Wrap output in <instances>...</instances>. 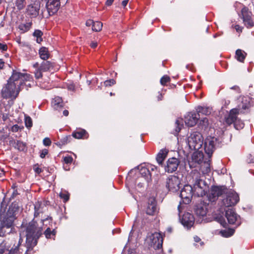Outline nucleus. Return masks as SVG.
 <instances>
[{"mask_svg": "<svg viewBox=\"0 0 254 254\" xmlns=\"http://www.w3.org/2000/svg\"><path fill=\"white\" fill-rule=\"evenodd\" d=\"M21 229L25 231L26 233V253L31 251L37 243V240L42 234V228L39 226L37 223L34 220L30 222L28 224L24 225L23 222Z\"/></svg>", "mask_w": 254, "mask_h": 254, "instance_id": "f257e3e1", "label": "nucleus"}, {"mask_svg": "<svg viewBox=\"0 0 254 254\" xmlns=\"http://www.w3.org/2000/svg\"><path fill=\"white\" fill-rule=\"evenodd\" d=\"M205 177L197 170L191 172L189 177V182L193 190V195L202 197L209 190V186L205 181Z\"/></svg>", "mask_w": 254, "mask_h": 254, "instance_id": "f03ea898", "label": "nucleus"}, {"mask_svg": "<svg viewBox=\"0 0 254 254\" xmlns=\"http://www.w3.org/2000/svg\"><path fill=\"white\" fill-rule=\"evenodd\" d=\"M20 207L17 203L14 202L9 206L7 211L0 216L1 229L4 228H11L13 226V222L16 219V215L19 212ZM3 235L2 232H0V236Z\"/></svg>", "mask_w": 254, "mask_h": 254, "instance_id": "7ed1b4c3", "label": "nucleus"}, {"mask_svg": "<svg viewBox=\"0 0 254 254\" xmlns=\"http://www.w3.org/2000/svg\"><path fill=\"white\" fill-rule=\"evenodd\" d=\"M22 89L14 83L7 81L1 90L0 94L3 99H15Z\"/></svg>", "mask_w": 254, "mask_h": 254, "instance_id": "20e7f679", "label": "nucleus"}, {"mask_svg": "<svg viewBox=\"0 0 254 254\" xmlns=\"http://www.w3.org/2000/svg\"><path fill=\"white\" fill-rule=\"evenodd\" d=\"M187 143L191 150H198L202 147L203 138L202 134L197 131L191 133L188 137Z\"/></svg>", "mask_w": 254, "mask_h": 254, "instance_id": "39448f33", "label": "nucleus"}, {"mask_svg": "<svg viewBox=\"0 0 254 254\" xmlns=\"http://www.w3.org/2000/svg\"><path fill=\"white\" fill-rule=\"evenodd\" d=\"M221 142L220 138L211 136H207L204 140V150L209 158H210L215 150Z\"/></svg>", "mask_w": 254, "mask_h": 254, "instance_id": "423d86ee", "label": "nucleus"}, {"mask_svg": "<svg viewBox=\"0 0 254 254\" xmlns=\"http://www.w3.org/2000/svg\"><path fill=\"white\" fill-rule=\"evenodd\" d=\"M27 76V75L26 74L22 73L16 70H13L12 75L7 81L11 83H14L22 89L24 85L27 86L24 83V80L26 79Z\"/></svg>", "mask_w": 254, "mask_h": 254, "instance_id": "0eeeda50", "label": "nucleus"}, {"mask_svg": "<svg viewBox=\"0 0 254 254\" xmlns=\"http://www.w3.org/2000/svg\"><path fill=\"white\" fill-rule=\"evenodd\" d=\"M183 210V207L181 205V202H180V204L178 206V215L180 217V220L181 222V223L186 227L190 228L192 227L194 222V218L193 215L189 213L186 212L185 213L182 218H181L180 214Z\"/></svg>", "mask_w": 254, "mask_h": 254, "instance_id": "6e6552de", "label": "nucleus"}, {"mask_svg": "<svg viewBox=\"0 0 254 254\" xmlns=\"http://www.w3.org/2000/svg\"><path fill=\"white\" fill-rule=\"evenodd\" d=\"M181 180L179 177L170 175L166 179V187L170 191L176 192L180 188Z\"/></svg>", "mask_w": 254, "mask_h": 254, "instance_id": "1a4fd4ad", "label": "nucleus"}, {"mask_svg": "<svg viewBox=\"0 0 254 254\" xmlns=\"http://www.w3.org/2000/svg\"><path fill=\"white\" fill-rule=\"evenodd\" d=\"M193 195V188L190 184L185 185L180 193V197L183 202L186 204H189L191 201Z\"/></svg>", "mask_w": 254, "mask_h": 254, "instance_id": "9d476101", "label": "nucleus"}, {"mask_svg": "<svg viewBox=\"0 0 254 254\" xmlns=\"http://www.w3.org/2000/svg\"><path fill=\"white\" fill-rule=\"evenodd\" d=\"M225 193V190L222 187L213 186H212L210 191L207 194L208 199L210 202L215 201L219 196Z\"/></svg>", "mask_w": 254, "mask_h": 254, "instance_id": "9b49d317", "label": "nucleus"}, {"mask_svg": "<svg viewBox=\"0 0 254 254\" xmlns=\"http://www.w3.org/2000/svg\"><path fill=\"white\" fill-rule=\"evenodd\" d=\"M239 201L238 194L234 191L227 193L226 197L223 200V205L225 207H229L237 204Z\"/></svg>", "mask_w": 254, "mask_h": 254, "instance_id": "f8f14e48", "label": "nucleus"}, {"mask_svg": "<svg viewBox=\"0 0 254 254\" xmlns=\"http://www.w3.org/2000/svg\"><path fill=\"white\" fill-rule=\"evenodd\" d=\"M150 246L155 250L160 249L163 244V238L160 233L155 232L150 236Z\"/></svg>", "mask_w": 254, "mask_h": 254, "instance_id": "ddd939ff", "label": "nucleus"}, {"mask_svg": "<svg viewBox=\"0 0 254 254\" xmlns=\"http://www.w3.org/2000/svg\"><path fill=\"white\" fill-rule=\"evenodd\" d=\"M179 160L175 157L169 158L165 166V170L166 172L171 173L175 172L180 164Z\"/></svg>", "mask_w": 254, "mask_h": 254, "instance_id": "4468645a", "label": "nucleus"}, {"mask_svg": "<svg viewBox=\"0 0 254 254\" xmlns=\"http://www.w3.org/2000/svg\"><path fill=\"white\" fill-rule=\"evenodd\" d=\"M60 7V0H48L46 8L50 15L55 14Z\"/></svg>", "mask_w": 254, "mask_h": 254, "instance_id": "2eb2a0df", "label": "nucleus"}, {"mask_svg": "<svg viewBox=\"0 0 254 254\" xmlns=\"http://www.w3.org/2000/svg\"><path fill=\"white\" fill-rule=\"evenodd\" d=\"M40 9V3L39 2L36 1L27 6L26 12L31 17L35 18L39 15Z\"/></svg>", "mask_w": 254, "mask_h": 254, "instance_id": "dca6fc26", "label": "nucleus"}, {"mask_svg": "<svg viewBox=\"0 0 254 254\" xmlns=\"http://www.w3.org/2000/svg\"><path fill=\"white\" fill-rule=\"evenodd\" d=\"M198 116L195 112L189 113L185 118V123L188 127H193L197 122Z\"/></svg>", "mask_w": 254, "mask_h": 254, "instance_id": "f3484780", "label": "nucleus"}, {"mask_svg": "<svg viewBox=\"0 0 254 254\" xmlns=\"http://www.w3.org/2000/svg\"><path fill=\"white\" fill-rule=\"evenodd\" d=\"M225 217L230 224H234L238 222L239 216L232 208H228L225 211Z\"/></svg>", "mask_w": 254, "mask_h": 254, "instance_id": "a211bd4d", "label": "nucleus"}, {"mask_svg": "<svg viewBox=\"0 0 254 254\" xmlns=\"http://www.w3.org/2000/svg\"><path fill=\"white\" fill-rule=\"evenodd\" d=\"M239 109L234 108L232 109L229 113L228 117L225 118V122L227 124L230 125L237 121V115L239 114Z\"/></svg>", "mask_w": 254, "mask_h": 254, "instance_id": "6ab92c4d", "label": "nucleus"}, {"mask_svg": "<svg viewBox=\"0 0 254 254\" xmlns=\"http://www.w3.org/2000/svg\"><path fill=\"white\" fill-rule=\"evenodd\" d=\"M157 211L156 202L153 197L148 199V204L146 209V213L149 215H153Z\"/></svg>", "mask_w": 254, "mask_h": 254, "instance_id": "aec40b11", "label": "nucleus"}, {"mask_svg": "<svg viewBox=\"0 0 254 254\" xmlns=\"http://www.w3.org/2000/svg\"><path fill=\"white\" fill-rule=\"evenodd\" d=\"M207 211V205L200 203L196 206L195 213L197 216L204 217L206 216Z\"/></svg>", "mask_w": 254, "mask_h": 254, "instance_id": "412c9836", "label": "nucleus"}, {"mask_svg": "<svg viewBox=\"0 0 254 254\" xmlns=\"http://www.w3.org/2000/svg\"><path fill=\"white\" fill-rule=\"evenodd\" d=\"M46 206L41 202L37 201L34 204V217H38L40 213H43L45 210Z\"/></svg>", "mask_w": 254, "mask_h": 254, "instance_id": "4be33fe9", "label": "nucleus"}, {"mask_svg": "<svg viewBox=\"0 0 254 254\" xmlns=\"http://www.w3.org/2000/svg\"><path fill=\"white\" fill-rule=\"evenodd\" d=\"M168 153V150L164 148L160 150L156 156V161L159 165H162Z\"/></svg>", "mask_w": 254, "mask_h": 254, "instance_id": "5701e85b", "label": "nucleus"}, {"mask_svg": "<svg viewBox=\"0 0 254 254\" xmlns=\"http://www.w3.org/2000/svg\"><path fill=\"white\" fill-rule=\"evenodd\" d=\"M196 110L197 112L196 114L198 116L199 118L200 114L207 116L210 115L211 112V108L204 106H198L196 108Z\"/></svg>", "mask_w": 254, "mask_h": 254, "instance_id": "b1692460", "label": "nucleus"}, {"mask_svg": "<svg viewBox=\"0 0 254 254\" xmlns=\"http://www.w3.org/2000/svg\"><path fill=\"white\" fill-rule=\"evenodd\" d=\"M253 105L254 102L251 98L249 97H245L243 98L241 104L240 106L243 109L245 110L248 109L252 106H253Z\"/></svg>", "mask_w": 254, "mask_h": 254, "instance_id": "393cba45", "label": "nucleus"}, {"mask_svg": "<svg viewBox=\"0 0 254 254\" xmlns=\"http://www.w3.org/2000/svg\"><path fill=\"white\" fill-rule=\"evenodd\" d=\"M52 105L53 108L56 110H58L59 108L63 106V100L62 98L57 96L53 99Z\"/></svg>", "mask_w": 254, "mask_h": 254, "instance_id": "a878e982", "label": "nucleus"}, {"mask_svg": "<svg viewBox=\"0 0 254 254\" xmlns=\"http://www.w3.org/2000/svg\"><path fill=\"white\" fill-rule=\"evenodd\" d=\"M39 54L41 59L45 61L47 60L50 56L48 49L45 47H42L39 49Z\"/></svg>", "mask_w": 254, "mask_h": 254, "instance_id": "bb28decb", "label": "nucleus"}, {"mask_svg": "<svg viewBox=\"0 0 254 254\" xmlns=\"http://www.w3.org/2000/svg\"><path fill=\"white\" fill-rule=\"evenodd\" d=\"M140 174L142 177L144 178L147 182H148L151 179V174L149 168L141 167L140 170Z\"/></svg>", "mask_w": 254, "mask_h": 254, "instance_id": "cd10ccee", "label": "nucleus"}, {"mask_svg": "<svg viewBox=\"0 0 254 254\" xmlns=\"http://www.w3.org/2000/svg\"><path fill=\"white\" fill-rule=\"evenodd\" d=\"M52 67V64L50 62L45 60V61L43 62L41 64L40 66L39 67V69L41 70V71L46 72L50 70V69Z\"/></svg>", "mask_w": 254, "mask_h": 254, "instance_id": "c85d7f7f", "label": "nucleus"}, {"mask_svg": "<svg viewBox=\"0 0 254 254\" xmlns=\"http://www.w3.org/2000/svg\"><path fill=\"white\" fill-rule=\"evenodd\" d=\"M209 161L207 162H204L200 166V170L203 174L202 175L208 174L210 172L211 168L210 163H209Z\"/></svg>", "mask_w": 254, "mask_h": 254, "instance_id": "c756f323", "label": "nucleus"}, {"mask_svg": "<svg viewBox=\"0 0 254 254\" xmlns=\"http://www.w3.org/2000/svg\"><path fill=\"white\" fill-rule=\"evenodd\" d=\"M246 53L243 51L238 49L236 51L235 57L238 61L243 62L246 58Z\"/></svg>", "mask_w": 254, "mask_h": 254, "instance_id": "7c9ffc66", "label": "nucleus"}, {"mask_svg": "<svg viewBox=\"0 0 254 254\" xmlns=\"http://www.w3.org/2000/svg\"><path fill=\"white\" fill-rule=\"evenodd\" d=\"M11 142L12 143L13 142L15 148H17L18 150L22 151L26 149V144L22 141L20 140H12Z\"/></svg>", "mask_w": 254, "mask_h": 254, "instance_id": "2f4dec72", "label": "nucleus"}, {"mask_svg": "<svg viewBox=\"0 0 254 254\" xmlns=\"http://www.w3.org/2000/svg\"><path fill=\"white\" fill-rule=\"evenodd\" d=\"M32 25V22H27L25 24H20L18 26V28L20 31H22L23 32H25L28 31L31 28Z\"/></svg>", "mask_w": 254, "mask_h": 254, "instance_id": "473e14b6", "label": "nucleus"}, {"mask_svg": "<svg viewBox=\"0 0 254 254\" xmlns=\"http://www.w3.org/2000/svg\"><path fill=\"white\" fill-rule=\"evenodd\" d=\"M203 158V153L200 152H196L193 154L192 159L194 161L198 163L202 161Z\"/></svg>", "mask_w": 254, "mask_h": 254, "instance_id": "72a5a7b5", "label": "nucleus"}, {"mask_svg": "<svg viewBox=\"0 0 254 254\" xmlns=\"http://www.w3.org/2000/svg\"><path fill=\"white\" fill-rule=\"evenodd\" d=\"M86 134H87L86 130L84 129H81L73 132L72 136L75 138L80 139L85 136Z\"/></svg>", "mask_w": 254, "mask_h": 254, "instance_id": "f704fd0d", "label": "nucleus"}, {"mask_svg": "<svg viewBox=\"0 0 254 254\" xmlns=\"http://www.w3.org/2000/svg\"><path fill=\"white\" fill-rule=\"evenodd\" d=\"M241 14L242 15L243 19L244 20L247 18L251 16L252 13L249 11V9L246 6H244L241 10Z\"/></svg>", "mask_w": 254, "mask_h": 254, "instance_id": "c9c22d12", "label": "nucleus"}, {"mask_svg": "<svg viewBox=\"0 0 254 254\" xmlns=\"http://www.w3.org/2000/svg\"><path fill=\"white\" fill-rule=\"evenodd\" d=\"M102 26L103 24L101 22L99 21H94L92 29L93 31L98 32L102 30Z\"/></svg>", "mask_w": 254, "mask_h": 254, "instance_id": "e433bc0d", "label": "nucleus"}, {"mask_svg": "<svg viewBox=\"0 0 254 254\" xmlns=\"http://www.w3.org/2000/svg\"><path fill=\"white\" fill-rule=\"evenodd\" d=\"M25 0H16L15 5L19 10L23 9L25 7Z\"/></svg>", "mask_w": 254, "mask_h": 254, "instance_id": "4c0bfd02", "label": "nucleus"}, {"mask_svg": "<svg viewBox=\"0 0 254 254\" xmlns=\"http://www.w3.org/2000/svg\"><path fill=\"white\" fill-rule=\"evenodd\" d=\"M56 233V231L55 229H53L52 231H51V230L50 228H47V229L45 230V231L44 232L45 237L47 239L51 238V236H55Z\"/></svg>", "mask_w": 254, "mask_h": 254, "instance_id": "58836bf2", "label": "nucleus"}, {"mask_svg": "<svg viewBox=\"0 0 254 254\" xmlns=\"http://www.w3.org/2000/svg\"><path fill=\"white\" fill-rule=\"evenodd\" d=\"M71 138L70 136H66L62 138L59 141H58L56 144L60 147L62 146L63 145H64L67 143V142L69 141L68 139Z\"/></svg>", "mask_w": 254, "mask_h": 254, "instance_id": "ea45409f", "label": "nucleus"}, {"mask_svg": "<svg viewBox=\"0 0 254 254\" xmlns=\"http://www.w3.org/2000/svg\"><path fill=\"white\" fill-rule=\"evenodd\" d=\"M22 242V239L21 238V234H19V239L18 244L17 246L15 247L14 249L12 248L8 253V254H18V252L19 250L18 249V247L19 246L21 242Z\"/></svg>", "mask_w": 254, "mask_h": 254, "instance_id": "a19ab883", "label": "nucleus"}, {"mask_svg": "<svg viewBox=\"0 0 254 254\" xmlns=\"http://www.w3.org/2000/svg\"><path fill=\"white\" fill-rule=\"evenodd\" d=\"M234 233V230L232 229H230L227 230H222L221 231V233L222 236L225 237H229L233 235Z\"/></svg>", "mask_w": 254, "mask_h": 254, "instance_id": "79ce46f5", "label": "nucleus"}, {"mask_svg": "<svg viewBox=\"0 0 254 254\" xmlns=\"http://www.w3.org/2000/svg\"><path fill=\"white\" fill-rule=\"evenodd\" d=\"M25 125L26 127L28 128H30L32 127V121L29 116H25Z\"/></svg>", "mask_w": 254, "mask_h": 254, "instance_id": "37998d69", "label": "nucleus"}, {"mask_svg": "<svg viewBox=\"0 0 254 254\" xmlns=\"http://www.w3.org/2000/svg\"><path fill=\"white\" fill-rule=\"evenodd\" d=\"M175 124L176 125V131L179 132L183 126V120L181 119H178L176 120Z\"/></svg>", "mask_w": 254, "mask_h": 254, "instance_id": "c03bdc74", "label": "nucleus"}, {"mask_svg": "<svg viewBox=\"0 0 254 254\" xmlns=\"http://www.w3.org/2000/svg\"><path fill=\"white\" fill-rule=\"evenodd\" d=\"M216 220L219 222L224 227H226L227 224L224 218L222 216H218L215 218Z\"/></svg>", "mask_w": 254, "mask_h": 254, "instance_id": "a18cd8bd", "label": "nucleus"}, {"mask_svg": "<svg viewBox=\"0 0 254 254\" xmlns=\"http://www.w3.org/2000/svg\"><path fill=\"white\" fill-rule=\"evenodd\" d=\"M24 128V127L23 126H19L18 125H14L12 126L11 127V131L13 132H16L18 131H21Z\"/></svg>", "mask_w": 254, "mask_h": 254, "instance_id": "49530a36", "label": "nucleus"}, {"mask_svg": "<svg viewBox=\"0 0 254 254\" xmlns=\"http://www.w3.org/2000/svg\"><path fill=\"white\" fill-rule=\"evenodd\" d=\"M243 21L245 23V25L247 26V27H251L254 25V23L252 20L251 16L249 18L245 19L244 20H243Z\"/></svg>", "mask_w": 254, "mask_h": 254, "instance_id": "de8ad7c7", "label": "nucleus"}, {"mask_svg": "<svg viewBox=\"0 0 254 254\" xmlns=\"http://www.w3.org/2000/svg\"><path fill=\"white\" fill-rule=\"evenodd\" d=\"M234 125L236 129H240L244 127V124L240 121H237Z\"/></svg>", "mask_w": 254, "mask_h": 254, "instance_id": "09e8293b", "label": "nucleus"}, {"mask_svg": "<svg viewBox=\"0 0 254 254\" xmlns=\"http://www.w3.org/2000/svg\"><path fill=\"white\" fill-rule=\"evenodd\" d=\"M170 81V77L167 75L163 76L160 79V83L162 85H164Z\"/></svg>", "mask_w": 254, "mask_h": 254, "instance_id": "8fccbe9b", "label": "nucleus"}, {"mask_svg": "<svg viewBox=\"0 0 254 254\" xmlns=\"http://www.w3.org/2000/svg\"><path fill=\"white\" fill-rule=\"evenodd\" d=\"M60 196L61 198L63 199L64 202L67 201L69 199V194L67 193L61 192Z\"/></svg>", "mask_w": 254, "mask_h": 254, "instance_id": "3c124183", "label": "nucleus"}, {"mask_svg": "<svg viewBox=\"0 0 254 254\" xmlns=\"http://www.w3.org/2000/svg\"><path fill=\"white\" fill-rule=\"evenodd\" d=\"M115 83H116V81L113 79L107 80L104 82V85L106 86H111L112 85L115 84Z\"/></svg>", "mask_w": 254, "mask_h": 254, "instance_id": "603ef678", "label": "nucleus"}, {"mask_svg": "<svg viewBox=\"0 0 254 254\" xmlns=\"http://www.w3.org/2000/svg\"><path fill=\"white\" fill-rule=\"evenodd\" d=\"M72 161L73 158L71 156H67L64 157V161L67 164L71 163Z\"/></svg>", "mask_w": 254, "mask_h": 254, "instance_id": "864d4df0", "label": "nucleus"}, {"mask_svg": "<svg viewBox=\"0 0 254 254\" xmlns=\"http://www.w3.org/2000/svg\"><path fill=\"white\" fill-rule=\"evenodd\" d=\"M43 35L42 32L40 30H36L33 33V36L37 37L39 38L40 37H42Z\"/></svg>", "mask_w": 254, "mask_h": 254, "instance_id": "5fc2aeb1", "label": "nucleus"}, {"mask_svg": "<svg viewBox=\"0 0 254 254\" xmlns=\"http://www.w3.org/2000/svg\"><path fill=\"white\" fill-rule=\"evenodd\" d=\"M43 142L44 145L47 146H50L51 144V140L48 137L45 138L43 140Z\"/></svg>", "mask_w": 254, "mask_h": 254, "instance_id": "6e6d98bb", "label": "nucleus"}, {"mask_svg": "<svg viewBox=\"0 0 254 254\" xmlns=\"http://www.w3.org/2000/svg\"><path fill=\"white\" fill-rule=\"evenodd\" d=\"M48 153V150L47 149H43L40 153V157L42 158H44L45 157L46 155Z\"/></svg>", "mask_w": 254, "mask_h": 254, "instance_id": "4d7b16f0", "label": "nucleus"}, {"mask_svg": "<svg viewBox=\"0 0 254 254\" xmlns=\"http://www.w3.org/2000/svg\"><path fill=\"white\" fill-rule=\"evenodd\" d=\"M42 72H43V71H41V70H40V69L39 68L37 70V71L35 72V76L37 78H40L42 77Z\"/></svg>", "mask_w": 254, "mask_h": 254, "instance_id": "13d9d810", "label": "nucleus"}, {"mask_svg": "<svg viewBox=\"0 0 254 254\" xmlns=\"http://www.w3.org/2000/svg\"><path fill=\"white\" fill-rule=\"evenodd\" d=\"M7 49V46L6 44L0 43V50L5 51Z\"/></svg>", "mask_w": 254, "mask_h": 254, "instance_id": "bf43d9fd", "label": "nucleus"}, {"mask_svg": "<svg viewBox=\"0 0 254 254\" xmlns=\"http://www.w3.org/2000/svg\"><path fill=\"white\" fill-rule=\"evenodd\" d=\"M94 21H93L92 20L89 19V20L86 21V25L87 26H92V27L93 25L94 24Z\"/></svg>", "mask_w": 254, "mask_h": 254, "instance_id": "052dcab7", "label": "nucleus"}, {"mask_svg": "<svg viewBox=\"0 0 254 254\" xmlns=\"http://www.w3.org/2000/svg\"><path fill=\"white\" fill-rule=\"evenodd\" d=\"M248 162L249 163H252L254 162V157L252 155L250 154L248 159Z\"/></svg>", "mask_w": 254, "mask_h": 254, "instance_id": "680f3d73", "label": "nucleus"}, {"mask_svg": "<svg viewBox=\"0 0 254 254\" xmlns=\"http://www.w3.org/2000/svg\"><path fill=\"white\" fill-rule=\"evenodd\" d=\"M48 220L52 221V217H50V216H48L46 219H42L41 220V223L43 224V225H44V222H46V221H48Z\"/></svg>", "mask_w": 254, "mask_h": 254, "instance_id": "e2e57ef3", "label": "nucleus"}, {"mask_svg": "<svg viewBox=\"0 0 254 254\" xmlns=\"http://www.w3.org/2000/svg\"><path fill=\"white\" fill-rule=\"evenodd\" d=\"M34 171L38 174H39L42 172L41 169L38 167H34Z\"/></svg>", "mask_w": 254, "mask_h": 254, "instance_id": "0e129e2a", "label": "nucleus"}, {"mask_svg": "<svg viewBox=\"0 0 254 254\" xmlns=\"http://www.w3.org/2000/svg\"><path fill=\"white\" fill-rule=\"evenodd\" d=\"M8 118V115L7 114H3L2 115V119L3 121H6Z\"/></svg>", "mask_w": 254, "mask_h": 254, "instance_id": "69168bd1", "label": "nucleus"}, {"mask_svg": "<svg viewBox=\"0 0 254 254\" xmlns=\"http://www.w3.org/2000/svg\"><path fill=\"white\" fill-rule=\"evenodd\" d=\"M97 42H92L90 44V46L92 48H95L97 46Z\"/></svg>", "mask_w": 254, "mask_h": 254, "instance_id": "338daca9", "label": "nucleus"}, {"mask_svg": "<svg viewBox=\"0 0 254 254\" xmlns=\"http://www.w3.org/2000/svg\"><path fill=\"white\" fill-rule=\"evenodd\" d=\"M4 65V62L2 61V60L0 59V69H2Z\"/></svg>", "mask_w": 254, "mask_h": 254, "instance_id": "774afa93", "label": "nucleus"}]
</instances>
